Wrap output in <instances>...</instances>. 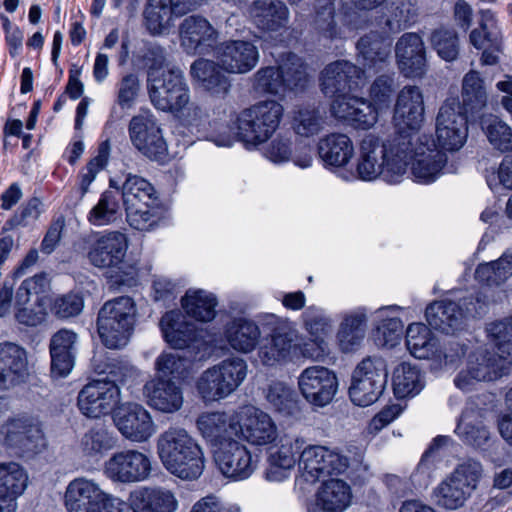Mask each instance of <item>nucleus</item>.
<instances>
[{
	"label": "nucleus",
	"mask_w": 512,
	"mask_h": 512,
	"mask_svg": "<svg viewBox=\"0 0 512 512\" xmlns=\"http://www.w3.org/2000/svg\"><path fill=\"white\" fill-rule=\"evenodd\" d=\"M412 139L409 135L394 134L383 141L375 135H366L360 144L358 178L372 181L381 177L390 184L400 182L406 172L407 149Z\"/></svg>",
	"instance_id": "nucleus-1"
},
{
	"label": "nucleus",
	"mask_w": 512,
	"mask_h": 512,
	"mask_svg": "<svg viewBox=\"0 0 512 512\" xmlns=\"http://www.w3.org/2000/svg\"><path fill=\"white\" fill-rule=\"evenodd\" d=\"M283 116L284 107L280 102L261 100L237 115L235 133L225 128L222 132L210 134L208 140L220 147H230L237 138L247 149H256L275 134Z\"/></svg>",
	"instance_id": "nucleus-2"
},
{
	"label": "nucleus",
	"mask_w": 512,
	"mask_h": 512,
	"mask_svg": "<svg viewBox=\"0 0 512 512\" xmlns=\"http://www.w3.org/2000/svg\"><path fill=\"white\" fill-rule=\"evenodd\" d=\"M157 449L162 464L171 474L183 480H195L203 473V451L186 430L168 429L159 437Z\"/></svg>",
	"instance_id": "nucleus-3"
},
{
	"label": "nucleus",
	"mask_w": 512,
	"mask_h": 512,
	"mask_svg": "<svg viewBox=\"0 0 512 512\" xmlns=\"http://www.w3.org/2000/svg\"><path fill=\"white\" fill-rule=\"evenodd\" d=\"M483 472L480 461L473 458L464 459L434 488V503L446 510L463 507L477 489Z\"/></svg>",
	"instance_id": "nucleus-4"
},
{
	"label": "nucleus",
	"mask_w": 512,
	"mask_h": 512,
	"mask_svg": "<svg viewBox=\"0 0 512 512\" xmlns=\"http://www.w3.org/2000/svg\"><path fill=\"white\" fill-rule=\"evenodd\" d=\"M307 82L305 63L291 52L285 54L277 66L261 67L253 75L254 90L273 96H283L287 91H302Z\"/></svg>",
	"instance_id": "nucleus-5"
},
{
	"label": "nucleus",
	"mask_w": 512,
	"mask_h": 512,
	"mask_svg": "<svg viewBox=\"0 0 512 512\" xmlns=\"http://www.w3.org/2000/svg\"><path fill=\"white\" fill-rule=\"evenodd\" d=\"M247 371V363L241 357L222 360L200 374L195 383L198 396L206 404L227 398L244 382Z\"/></svg>",
	"instance_id": "nucleus-6"
},
{
	"label": "nucleus",
	"mask_w": 512,
	"mask_h": 512,
	"mask_svg": "<svg viewBox=\"0 0 512 512\" xmlns=\"http://www.w3.org/2000/svg\"><path fill=\"white\" fill-rule=\"evenodd\" d=\"M136 308L132 298L121 296L107 301L98 313L97 330L109 349L127 345L135 324Z\"/></svg>",
	"instance_id": "nucleus-7"
},
{
	"label": "nucleus",
	"mask_w": 512,
	"mask_h": 512,
	"mask_svg": "<svg viewBox=\"0 0 512 512\" xmlns=\"http://www.w3.org/2000/svg\"><path fill=\"white\" fill-rule=\"evenodd\" d=\"M488 305L487 297L481 292H475L460 299L434 301L425 310L429 326L444 334H453L464 326L468 317H477L485 312Z\"/></svg>",
	"instance_id": "nucleus-8"
},
{
	"label": "nucleus",
	"mask_w": 512,
	"mask_h": 512,
	"mask_svg": "<svg viewBox=\"0 0 512 512\" xmlns=\"http://www.w3.org/2000/svg\"><path fill=\"white\" fill-rule=\"evenodd\" d=\"M64 506L67 512H124L126 504L95 479L81 476L66 486Z\"/></svg>",
	"instance_id": "nucleus-9"
},
{
	"label": "nucleus",
	"mask_w": 512,
	"mask_h": 512,
	"mask_svg": "<svg viewBox=\"0 0 512 512\" xmlns=\"http://www.w3.org/2000/svg\"><path fill=\"white\" fill-rule=\"evenodd\" d=\"M147 89L153 106L163 112L179 113L190 103L184 72L177 67L161 73L149 72Z\"/></svg>",
	"instance_id": "nucleus-10"
},
{
	"label": "nucleus",
	"mask_w": 512,
	"mask_h": 512,
	"mask_svg": "<svg viewBox=\"0 0 512 512\" xmlns=\"http://www.w3.org/2000/svg\"><path fill=\"white\" fill-rule=\"evenodd\" d=\"M412 144L407 149L406 166L411 162L412 175L418 183L434 182L443 173H455L454 164H447V155L436 148L426 135L408 133Z\"/></svg>",
	"instance_id": "nucleus-11"
},
{
	"label": "nucleus",
	"mask_w": 512,
	"mask_h": 512,
	"mask_svg": "<svg viewBox=\"0 0 512 512\" xmlns=\"http://www.w3.org/2000/svg\"><path fill=\"white\" fill-rule=\"evenodd\" d=\"M119 370L120 377L111 370V378L95 379L82 387L77 396V406L84 416L98 419L114 413L120 402V388L117 382H123L127 372L126 368Z\"/></svg>",
	"instance_id": "nucleus-12"
},
{
	"label": "nucleus",
	"mask_w": 512,
	"mask_h": 512,
	"mask_svg": "<svg viewBox=\"0 0 512 512\" xmlns=\"http://www.w3.org/2000/svg\"><path fill=\"white\" fill-rule=\"evenodd\" d=\"M388 372L385 361L376 356L364 358L354 369L349 387L351 401L361 407L373 404L383 393Z\"/></svg>",
	"instance_id": "nucleus-13"
},
{
	"label": "nucleus",
	"mask_w": 512,
	"mask_h": 512,
	"mask_svg": "<svg viewBox=\"0 0 512 512\" xmlns=\"http://www.w3.org/2000/svg\"><path fill=\"white\" fill-rule=\"evenodd\" d=\"M511 362L504 356L478 347L469 354L467 368L461 370L454 379L455 386L469 392L479 382L495 381L508 373Z\"/></svg>",
	"instance_id": "nucleus-14"
},
{
	"label": "nucleus",
	"mask_w": 512,
	"mask_h": 512,
	"mask_svg": "<svg viewBox=\"0 0 512 512\" xmlns=\"http://www.w3.org/2000/svg\"><path fill=\"white\" fill-rule=\"evenodd\" d=\"M3 444L21 455H34L46 447V438L38 418L20 416L7 420L0 427Z\"/></svg>",
	"instance_id": "nucleus-15"
},
{
	"label": "nucleus",
	"mask_w": 512,
	"mask_h": 512,
	"mask_svg": "<svg viewBox=\"0 0 512 512\" xmlns=\"http://www.w3.org/2000/svg\"><path fill=\"white\" fill-rule=\"evenodd\" d=\"M299 464L307 482L343 474L349 467V458L338 448L309 445L301 451Z\"/></svg>",
	"instance_id": "nucleus-16"
},
{
	"label": "nucleus",
	"mask_w": 512,
	"mask_h": 512,
	"mask_svg": "<svg viewBox=\"0 0 512 512\" xmlns=\"http://www.w3.org/2000/svg\"><path fill=\"white\" fill-rule=\"evenodd\" d=\"M129 139L133 147L152 161L164 163L168 156L167 143L156 118L152 114H139L128 125Z\"/></svg>",
	"instance_id": "nucleus-17"
},
{
	"label": "nucleus",
	"mask_w": 512,
	"mask_h": 512,
	"mask_svg": "<svg viewBox=\"0 0 512 512\" xmlns=\"http://www.w3.org/2000/svg\"><path fill=\"white\" fill-rule=\"evenodd\" d=\"M467 119L458 98H448L443 103L436 118V137L442 149L457 151L464 145L468 136Z\"/></svg>",
	"instance_id": "nucleus-18"
},
{
	"label": "nucleus",
	"mask_w": 512,
	"mask_h": 512,
	"mask_svg": "<svg viewBox=\"0 0 512 512\" xmlns=\"http://www.w3.org/2000/svg\"><path fill=\"white\" fill-rule=\"evenodd\" d=\"M150 458L136 450L114 453L105 461L104 475L114 483L129 484L146 480L151 474Z\"/></svg>",
	"instance_id": "nucleus-19"
},
{
	"label": "nucleus",
	"mask_w": 512,
	"mask_h": 512,
	"mask_svg": "<svg viewBox=\"0 0 512 512\" xmlns=\"http://www.w3.org/2000/svg\"><path fill=\"white\" fill-rule=\"evenodd\" d=\"M298 388L309 404L322 408L332 402L338 389V379L327 367L310 366L298 376Z\"/></svg>",
	"instance_id": "nucleus-20"
},
{
	"label": "nucleus",
	"mask_w": 512,
	"mask_h": 512,
	"mask_svg": "<svg viewBox=\"0 0 512 512\" xmlns=\"http://www.w3.org/2000/svg\"><path fill=\"white\" fill-rule=\"evenodd\" d=\"M301 321L309 335V341L301 346L302 356L315 361L323 359L329 351L326 338L332 331V319L322 308L311 305L301 314Z\"/></svg>",
	"instance_id": "nucleus-21"
},
{
	"label": "nucleus",
	"mask_w": 512,
	"mask_h": 512,
	"mask_svg": "<svg viewBox=\"0 0 512 512\" xmlns=\"http://www.w3.org/2000/svg\"><path fill=\"white\" fill-rule=\"evenodd\" d=\"M113 422L121 435L133 442H144L155 433L150 413L138 403L118 405L113 413Z\"/></svg>",
	"instance_id": "nucleus-22"
},
{
	"label": "nucleus",
	"mask_w": 512,
	"mask_h": 512,
	"mask_svg": "<svg viewBox=\"0 0 512 512\" xmlns=\"http://www.w3.org/2000/svg\"><path fill=\"white\" fill-rule=\"evenodd\" d=\"M364 70L348 60H337L328 64L321 72V90L334 99L360 87Z\"/></svg>",
	"instance_id": "nucleus-23"
},
{
	"label": "nucleus",
	"mask_w": 512,
	"mask_h": 512,
	"mask_svg": "<svg viewBox=\"0 0 512 512\" xmlns=\"http://www.w3.org/2000/svg\"><path fill=\"white\" fill-rule=\"evenodd\" d=\"M181 46L189 54H208L219 40V32L203 16L190 15L179 25Z\"/></svg>",
	"instance_id": "nucleus-24"
},
{
	"label": "nucleus",
	"mask_w": 512,
	"mask_h": 512,
	"mask_svg": "<svg viewBox=\"0 0 512 512\" xmlns=\"http://www.w3.org/2000/svg\"><path fill=\"white\" fill-rule=\"evenodd\" d=\"M237 435L253 445H267L277 438V427L269 414L253 406L237 411Z\"/></svg>",
	"instance_id": "nucleus-25"
},
{
	"label": "nucleus",
	"mask_w": 512,
	"mask_h": 512,
	"mask_svg": "<svg viewBox=\"0 0 512 512\" xmlns=\"http://www.w3.org/2000/svg\"><path fill=\"white\" fill-rule=\"evenodd\" d=\"M424 120V100L419 87L404 86L397 95L394 107V121L403 126L395 134L419 133Z\"/></svg>",
	"instance_id": "nucleus-26"
},
{
	"label": "nucleus",
	"mask_w": 512,
	"mask_h": 512,
	"mask_svg": "<svg viewBox=\"0 0 512 512\" xmlns=\"http://www.w3.org/2000/svg\"><path fill=\"white\" fill-rule=\"evenodd\" d=\"M214 459L221 473L227 478L243 480L254 471L250 452L245 445L234 439L217 447Z\"/></svg>",
	"instance_id": "nucleus-27"
},
{
	"label": "nucleus",
	"mask_w": 512,
	"mask_h": 512,
	"mask_svg": "<svg viewBox=\"0 0 512 512\" xmlns=\"http://www.w3.org/2000/svg\"><path fill=\"white\" fill-rule=\"evenodd\" d=\"M332 115L357 129L367 130L378 120V109L367 99L342 95L331 104Z\"/></svg>",
	"instance_id": "nucleus-28"
},
{
	"label": "nucleus",
	"mask_w": 512,
	"mask_h": 512,
	"mask_svg": "<svg viewBox=\"0 0 512 512\" xmlns=\"http://www.w3.org/2000/svg\"><path fill=\"white\" fill-rule=\"evenodd\" d=\"M216 55L225 71L236 74L251 71L259 61L257 47L252 42L243 40L221 43L217 47Z\"/></svg>",
	"instance_id": "nucleus-29"
},
{
	"label": "nucleus",
	"mask_w": 512,
	"mask_h": 512,
	"mask_svg": "<svg viewBox=\"0 0 512 512\" xmlns=\"http://www.w3.org/2000/svg\"><path fill=\"white\" fill-rule=\"evenodd\" d=\"M29 375L27 351L12 343H0V389H10L23 382Z\"/></svg>",
	"instance_id": "nucleus-30"
},
{
	"label": "nucleus",
	"mask_w": 512,
	"mask_h": 512,
	"mask_svg": "<svg viewBox=\"0 0 512 512\" xmlns=\"http://www.w3.org/2000/svg\"><path fill=\"white\" fill-rule=\"evenodd\" d=\"M395 56L398 67L406 77H421L426 71V50L417 33H404L396 42Z\"/></svg>",
	"instance_id": "nucleus-31"
},
{
	"label": "nucleus",
	"mask_w": 512,
	"mask_h": 512,
	"mask_svg": "<svg viewBox=\"0 0 512 512\" xmlns=\"http://www.w3.org/2000/svg\"><path fill=\"white\" fill-rule=\"evenodd\" d=\"M143 394L151 408L163 413H175L182 408L184 403L181 386L173 380L163 377H154L146 382Z\"/></svg>",
	"instance_id": "nucleus-32"
},
{
	"label": "nucleus",
	"mask_w": 512,
	"mask_h": 512,
	"mask_svg": "<svg viewBox=\"0 0 512 512\" xmlns=\"http://www.w3.org/2000/svg\"><path fill=\"white\" fill-rule=\"evenodd\" d=\"M127 248L125 234L119 231L109 232L95 241L88 252V258L95 267H118L126 256Z\"/></svg>",
	"instance_id": "nucleus-33"
},
{
	"label": "nucleus",
	"mask_w": 512,
	"mask_h": 512,
	"mask_svg": "<svg viewBox=\"0 0 512 512\" xmlns=\"http://www.w3.org/2000/svg\"><path fill=\"white\" fill-rule=\"evenodd\" d=\"M237 412L228 416L225 412H204L196 420L202 437L213 447H219L237 435Z\"/></svg>",
	"instance_id": "nucleus-34"
},
{
	"label": "nucleus",
	"mask_w": 512,
	"mask_h": 512,
	"mask_svg": "<svg viewBox=\"0 0 512 512\" xmlns=\"http://www.w3.org/2000/svg\"><path fill=\"white\" fill-rule=\"evenodd\" d=\"M253 24L260 30L276 32L289 24V9L281 0H254L248 7Z\"/></svg>",
	"instance_id": "nucleus-35"
},
{
	"label": "nucleus",
	"mask_w": 512,
	"mask_h": 512,
	"mask_svg": "<svg viewBox=\"0 0 512 512\" xmlns=\"http://www.w3.org/2000/svg\"><path fill=\"white\" fill-rule=\"evenodd\" d=\"M128 501L133 512H175L178 508L175 495L159 487L138 488L130 493Z\"/></svg>",
	"instance_id": "nucleus-36"
},
{
	"label": "nucleus",
	"mask_w": 512,
	"mask_h": 512,
	"mask_svg": "<svg viewBox=\"0 0 512 512\" xmlns=\"http://www.w3.org/2000/svg\"><path fill=\"white\" fill-rule=\"evenodd\" d=\"M317 152L324 167L342 168L351 161L355 150L349 136L334 132L319 139Z\"/></svg>",
	"instance_id": "nucleus-37"
},
{
	"label": "nucleus",
	"mask_w": 512,
	"mask_h": 512,
	"mask_svg": "<svg viewBox=\"0 0 512 512\" xmlns=\"http://www.w3.org/2000/svg\"><path fill=\"white\" fill-rule=\"evenodd\" d=\"M160 328L166 342L179 350L189 347L198 337L196 326L185 321V317L177 310L166 312L162 316Z\"/></svg>",
	"instance_id": "nucleus-38"
},
{
	"label": "nucleus",
	"mask_w": 512,
	"mask_h": 512,
	"mask_svg": "<svg viewBox=\"0 0 512 512\" xmlns=\"http://www.w3.org/2000/svg\"><path fill=\"white\" fill-rule=\"evenodd\" d=\"M223 334L230 347L242 353L252 352L261 337L258 325L244 317H236L227 322Z\"/></svg>",
	"instance_id": "nucleus-39"
},
{
	"label": "nucleus",
	"mask_w": 512,
	"mask_h": 512,
	"mask_svg": "<svg viewBox=\"0 0 512 512\" xmlns=\"http://www.w3.org/2000/svg\"><path fill=\"white\" fill-rule=\"evenodd\" d=\"M366 323L367 310L365 308H357L343 315L336 335L342 352H352L361 345L365 337Z\"/></svg>",
	"instance_id": "nucleus-40"
},
{
	"label": "nucleus",
	"mask_w": 512,
	"mask_h": 512,
	"mask_svg": "<svg viewBox=\"0 0 512 512\" xmlns=\"http://www.w3.org/2000/svg\"><path fill=\"white\" fill-rule=\"evenodd\" d=\"M191 75L212 95L224 96L230 88L222 65L208 59H198L191 65Z\"/></svg>",
	"instance_id": "nucleus-41"
},
{
	"label": "nucleus",
	"mask_w": 512,
	"mask_h": 512,
	"mask_svg": "<svg viewBox=\"0 0 512 512\" xmlns=\"http://www.w3.org/2000/svg\"><path fill=\"white\" fill-rule=\"evenodd\" d=\"M358 58L368 69L382 70L389 62L391 49L382 36L376 32H370L362 36L357 44Z\"/></svg>",
	"instance_id": "nucleus-42"
},
{
	"label": "nucleus",
	"mask_w": 512,
	"mask_h": 512,
	"mask_svg": "<svg viewBox=\"0 0 512 512\" xmlns=\"http://www.w3.org/2000/svg\"><path fill=\"white\" fill-rule=\"evenodd\" d=\"M462 104L461 111L465 115L472 117L481 112L487 105L488 94L485 87V81L479 72L471 70L462 80Z\"/></svg>",
	"instance_id": "nucleus-43"
},
{
	"label": "nucleus",
	"mask_w": 512,
	"mask_h": 512,
	"mask_svg": "<svg viewBox=\"0 0 512 512\" xmlns=\"http://www.w3.org/2000/svg\"><path fill=\"white\" fill-rule=\"evenodd\" d=\"M296 334L286 325H280L273 329L271 341L259 351V357L264 365L274 364L286 360L290 354Z\"/></svg>",
	"instance_id": "nucleus-44"
},
{
	"label": "nucleus",
	"mask_w": 512,
	"mask_h": 512,
	"mask_svg": "<svg viewBox=\"0 0 512 512\" xmlns=\"http://www.w3.org/2000/svg\"><path fill=\"white\" fill-rule=\"evenodd\" d=\"M418 18L415 0H396L391 5L389 16H381L378 26L383 34H395L413 25Z\"/></svg>",
	"instance_id": "nucleus-45"
},
{
	"label": "nucleus",
	"mask_w": 512,
	"mask_h": 512,
	"mask_svg": "<svg viewBox=\"0 0 512 512\" xmlns=\"http://www.w3.org/2000/svg\"><path fill=\"white\" fill-rule=\"evenodd\" d=\"M125 209L140 207L148 203H157L158 197L153 185L137 175H128L120 190Z\"/></svg>",
	"instance_id": "nucleus-46"
},
{
	"label": "nucleus",
	"mask_w": 512,
	"mask_h": 512,
	"mask_svg": "<svg viewBox=\"0 0 512 512\" xmlns=\"http://www.w3.org/2000/svg\"><path fill=\"white\" fill-rule=\"evenodd\" d=\"M406 346L418 359H429L439 352L438 340L423 323L409 324L406 330Z\"/></svg>",
	"instance_id": "nucleus-47"
},
{
	"label": "nucleus",
	"mask_w": 512,
	"mask_h": 512,
	"mask_svg": "<svg viewBox=\"0 0 512 512\" xmlns=\"http://www.w3.org/2000/svg\"><path fill=\"white\" fill-rule=\"evenodd\" d=\"M318 503L330 512H343L351 504V487L343 480L330 479L319 488Z\"/></svg>",
	"instance_id": "nucleus-48"
},
{
	"label": "nucleus",
	"mask_w": 512,
	"mask_h": 512,
	"mask_svg": "<svg viewBox=\"0 0 512 512\" xmlns=\"http://www.w3.org/2000/svg\"><path fill=\"white\" fill-rule=\"evenodd\" d=\"M265 397L271 407L284 417L300 414V401L295 390L284 382L274 381L266 389Z\"/></svg>",
	"instance_id": "nucleus-49"
},
{
	"label": "nucleus",
	"mask_w": 512,
	"mask_h": 512,
	"mask_svg": "<svg viewBox=\"0 0 512 512\" xmlns=\"http://www.w3.org/2000/svg\"><path fill=\"white\" fill-rule=\"evenodd\" d=\"M174 14L173 0H148L143 13L145 26L152 35L167 33Z\"/></svg>",
	"instance_id": "nucleus-50"
},
{
	"label": "nucleus",
	"mask_w": 512,
	"mask_h": 512,
	"mask_svg": "<svg viewBox=\"0 0 512 512\" xmlns=\"http://www.w3.org/2000/svg\"><path fill=\"white\" fill-rule=\"evenodd\" d=\"M181 303L186 314L197 321L208 322L216 316L217 299L205 290H188Z\"/></svg>",
	"instance_id": "nucleus-51"
},
{
	"label": "nucleus",
	"mask_w": 512,
	"mask_h": 512,
	"mask_svg": "<svg viewBox=\"0 0 512 512\" xmlns=\"http://www.w3.org/2000/svg\"><path fill=\"white\" fill-rule=\"evenodd\" d=\"M512 276V251H506L495 261L481 263L475 270V279L487 286H500Z\"/></svg>",
	"instance_id": "nucleus-52"
},
{
	"label": "nucleus",
	"mask_w": 512,
	"mask_h": 512,
	"mask_svg": "<svg viewBox=\"0 0 512 512\" xmlns=\"http://www.w3.org/2000/svg\"><path fill=\"white\" fill-rule=\"evenodd\" d=\"M120 188L104 191L97 204L90 210L88 221L94 226L108 225L121 215Z\"/></svg>",
	"instance_id": "nucleus-53"
},
{
	"label": "nucleus",
	"mask_w": 512,
	"mask_h": 512,
	"mask_svg": "<svg viewBox=\"0 0 512 512\" xmlns=\"http://www.w3.org/2000/svg\"><path fill=\"white\" fill-rule=\"evenodd\" d=\"M292 129L302 137L319 134L325 125V115L315 106H297L292 111Z\"/></svg>",
	"instance_id": "nucleus-54"
},
{
	"label": "nucleus",
	"mask_w": 512,
	"mask_h": 512,
	"mask_svg": "<svg viewBox=\"0 0 512 512\" xmlns=\"http://www.w3.org/2000/svg\"><path fill=\"white\" fill-rule=\"evenodd\" d=\"M424 388L423 376L416 366L400 364L394 371L393 391L397 398L414 397Z\"/></svg>",
	"instance_id": "nucleus-55"
},
{
	"label": "nucleus",
	"mask_w": 512,
	"mask_h": 512,
	"mask_svg": "<svg viewBox=\"0 0 512 512\" xmlns=\"http://www.w3.org/2000/svg\"><path fill=\"white\" fill-rule=\"evenodd\" d=\"M460 440L474 448L483 447L490 438V433L481 420L476 418L474 411L462 413L455 428Z\"/></svg>",
	"instance_id": "nucleus-56"
},
{
	"label": "nucleus",
	"mask_w": 512,
	"mask_h": 512,
	"mask_svg": "<svg viewBox=\"0 0 512 512\" xmlns=\"http://www.w3.org/2000/svg\"><path fill=\"white\" fill-rule=\"evenodd\" d=\"M28 476L25 470L15 462L0 464V495L16 503L17 496L25 490Z\"/></svg>",
	"instance_id": "nucleus-57"
},
{
	"label": "nucleus",
	"mask_w": 512,
	"mask_h": 512,
	"mask_svg": "<svg viewBox=\"0 0 512 512\" xmlns=\"http://www.w3.org/2000/svg\"><path fill=\"white\" fill-rule=\"evenodd\" d=\"M117 439L104 427H93L85 432L80 440L83 455L98 459L116 446Z\"/></svg>",
	"instance_id": "nucleus-58"
},
{
	"label": "nucleus",
	"mask_w": 512,
	"mask_h": 512,
	"mask_svg": "<svg viewBox=\"0 0 512 512\" xmlns=\"http://www.w3.org/2000/svg\"><path fill=\"white\" fill-rule=\"evenodd\" d=\"M490 144L500 152H512V128L499 117L488 115L481 119Z\"/></svg>",
	"instance_id": "nucleus-59"
},
{
	"label": "nucleus",
	"mask_w": 512,
	"mask_h": 512,
	"mask_svg": "<svg viewBox=\"0 0 512 512\" xmlns=\"http://www.w3.org/2000/svg\"><path fill=\"white\" fill-rule=\"evenodd\" d=\"M485 331L498 354L506 359L512 356V316L488 323Z\"/></svg>",
	"instance_id": "nucleus-60"
},
{
	"label": "nucleus",
	"mask_w": 512,
	"mask_h": 512,
	"mask_svg": "<svg viewBox=\"0 0 512 512\" xmlns=\"http://www.w3.org/2000/svg\"><path fill=\"white\" fill-rule=\"evenodd\" d=\"M190 365L191 361L180 352H163L155 361V368L159 373L158 377L165 379H168V376L173 378L185 377Z\"/></svg>",
	"instance_id": "nucleus-61"
},
{
	"label": "nucleus",
	"mask_w": 512,
	"mask_h": 512,
	"mask_svg": "<svg viewBox=\"0 0 512 512\" xmlns=\"http://www.w3.org/2000/svg\"><path fill=\"white\" fill-rule=\"evenodd\" d=\"M396 93L394 75L382 74L375 78L369 88L371 103L382 111L388 109Z\"/></svg>",
	"instance_id": "nucleus-62"
},
{
	"label": "nucleus",
	"mask_w": 512,
	"mask_h": 512,
	"mask_svg": "<svg viewBox=\"0 0 512 512\" xmlns=\"http://www.w3.org/2000/svg\"><path fill=\"white\" fill-rule=\"evenodd\" d=\"M128 224L139 231H150L160 221V210L157 203H148L140 207L125 209Z\"/></svg>",
	"instance_id": "nucleus-63"
},
{
	"label": "nucleus",
	"mask_w": 512,
	"mask_h": 512,
	"mask_svg": "<svg viewBox=\"0 0 512 512\" xmlns=\"http://www.w3.org/2000/svg\"><path fill=\"white\" fill-rule=\"evenodd\" d=\"M304 443L302 438L285 437L280 447L270 452L268 463L290 470L296 463V455L301 454Z\"/></svg>",
	"instance_id": "nucleus-64"
}]
</instances>
